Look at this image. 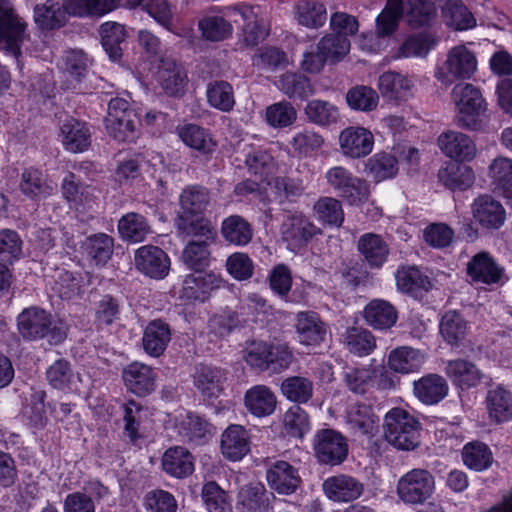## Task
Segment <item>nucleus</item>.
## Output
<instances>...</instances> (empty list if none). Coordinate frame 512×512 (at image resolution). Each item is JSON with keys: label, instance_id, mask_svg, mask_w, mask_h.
<instances>
[{"label": "nucleus", "instance_id": "obj_57", "mask_svg": "<svg viewBox=\"0 0 512 512\" xmlns=\"http://www.w3.org/2000/svg\"><path fill=\"white\" fill-rule=\"evenodd\" d=\"M295 9L296 20L302 26L318 28L326 21V8L317 0L300 1Z\"/></svg>", "mask_w": 512, "mask_h": 512}, {"label": "nucleus", "instance_id": "obj_4", "mask_svg": "<svg viewBox=\"0 0 512 512\" xmlns=\"http://www.w3.org/2000/svg\"><path fill=\"white\" fill-rule=\"evenodd\" d=\"M324 179L329 188L348 205L360 206L369 200V183L347 167L337 165L329 168Z\"/></svg>", "mask_w": 512, "mask_h": 512}, {"label": "nucleus", "instance_id": "obj_49", "mask_svg": "<svg viewBox=\"0 0 512 512\" xmlns=\"http://www.w3.org/2000/svg\"><path fill=\"white\" fill-rule=\"evenodd\" d=\"M447 26L454 30H467L475 27L476 19L468 8L459 0H449L442 10Z\"/></svg>", "mask_w": 512, "mask_h": 512}, {"label": "nucleus", "instance_id": "obj_17", "mask_svg": "<svg viewBox=\"0 0 512 512\" xmlns=\"http://www.w3.org/2000/svg\"><path fill=\"white\" fill-rule=\"evenodd\" d=\"M156 373L143 363L133 362L122 371V378L128 391L144 397L152 393L156 388Z\"/></svg>", "mask_w": 512, "mask_h": 512}, {"label": "nucleus", "instance_id": "obj_38", "mask_svg": "<svg viewBox=\"0 0 512 512\" xmlns=\"http://www.w3.org/2000/svg\"><path fill=\"white\" fill-rule=\"evenodd\" d=\"M411 87V80L396 72H386L378 80L379 91L390 101L407 100L411 96Z\"/></svg>", "mask_w": 512, "mask_h": 512}, {"label": "nucleus", "instance_id": "obj_9", "mask_svg": "<svg viewBox=\"0 0 512 512\" xmlns=\"http://www.w3.org/2000/svg\"><path fill=\"white\" fill-rule=\"evenodd\" d=\"M445 72H438L436 77L442 83H449V76L454 79H469L477 70V59L464 45L453 47L444 62Z\"/></svg>", "mask_w": 512, "mask_h": 512}, {"label": "nucleus", "instance_id": "obj_56", "mask_svg": "<svg viewBox=\"0 0 512 512\" xmlns=\"http://www.w3.org/2000/svg\"><path fill=\"white\" fill-rule=\"evenodd\" d=\"M83 249L96 264H105L113 254L114 239L106 233H96L86 238Z\"/></svg>", "mask_w": 512, "mask_h": 512}, {"label": "nucleus", "instance_id": "obj_51", "mask_svg": "<svg viewBox=\"0 0 512 512\" xmlns=\"http://www.w3.org/2000/svg\"><path fill=\"white\" fill-rule=\"evenodd\" d=\"M489 176L495 189L504 197L512 198V159L497 157L489 165Z\"/></svg>", "mask_w": 512, "mask_h": 512}, {"label": "nucleus", "instance_id": "obj_29", "mask_svg": "<svg viewBox=\"0 0 512 512\" xmlns=\"http://www.w3.org/2000/svg\"><path fill=\"white\" fill-rule=\"evenodd\" d=\"M178 137L185 145L202 155H211L216 151L217 142L205 128L196 124H185L176 128Z\"/></svg>", "mask_w": 512, "mask_h": 512}, {"label": "nucleus", "instance_id": "obj_2", "mask_svg": "<svg viewBox=\"0 0 512 512\" xmlns=\"http://www.w3.org/2000/svg\"><path fill=\"white\" fill-rule=\"evenodd\" d=\"M451 99L457 110V125L469 130L478 129L487 110L481 90L471 83L460 82L453 87Z\"/></svg>", "mask_w": 512, "mask_h": 512}, {"label": "nucleus", "instance_id": "obj_23", "mask_svg": "<svg viewBox=\"0 0 512 512\" xmlns=\"http://www.w3.org/2000/svg\"><path fill=\"white\" fill-rule=\"evenodd\" d=\"M220 448L230 461L241 460L250 451V435L241 425L228 426L221 435Z\"/></svg>", "mask_w": 512, "mask_h": 512}, {"label": "nucleus", "instance_id": "obj_36", "mask_svg": "<svg viewBox=\"0 0 512 512\" xmlns=\"http://www.w3.org/2000/svg\"><path fill=\"white\" fill-rule=\"evenodd\" d=\"M423 354L414 348L402 346L389 353L387 365L394 372L401 374L413 373L422 367Z\"/></svg>", "mask_w": 512, "mask_h": 512}, {"label": "nucleus", "instance_id": "obj_62", "mask_svg": "<svg viewBox=\"0 0 512 512\" xmlns=\"http://www.w3.org/2000/svg\"><path fill=\"white\" fill-rule=\"evenodd\" d=\"M282 394L291 402L307 403L313 396V382L302 376H291L281 384Z\"/></svg>", "mask_w": 512, "mask_h": 512}, {"label": "nucleus", "instance_id": "obj_10", "mask_svg": "<svg viewBox=\"0 0 512 512\" xmlns=\"http://www.w3.org/2000/svg\"><path fill=\"white\" fill-rule=\"evenodd\" d=\"M224 280L214 272H196L189 274L183 280L180 298L187 302H204L212 291L221 288Z\"/></svg>", "mask_w": 512, "mask_h": 512}, {"label": "nucleus", "instance_id": "obj_55", "mask_svg": "<svg viewBox=\"0 0 512 512\" xmlns=\"http://www.w3.org/2000/svg\"><path fill=\"white\" fill-rule=\"evenodd\" d=\"M206 96L209 105L222 112H230L235 106L233 87L227 81L210 82L207 85Z\"/></svg>", "mask_w": 512, "mask_h": 512}, {"label": "nucleus", "instance_id": "obj_25", "mask_svg": "<svg viewBox=\"0 0 512 512\" xmlns=\"http://www.w3.org/2000/svg\"><path fill=\"white\" fill-rule=\"evenodd\" d=\"M244 406L255 417H267L276 410L277 397L270 387L255 385L245 392Z\"/></svg>", "mask_w": 512, "mask_h": 512}, {"label": "nucleus", "instance_id": "obj_47", "mask_svg": "<svg viewBox=\"0 0 512 512\" xmlns=\"http://www.w3.org/2000/svg\"><path fill=\"white\" fill-rule=\"evenodd\" d=\"M61 191L63 197L76 207L87 205L94 199V188L81 184L72 172H67L63 178Z\"/></svg>", "mask_w": 512, "mask_h": 512}, {"label": "nucleus", "instance_id": "obj_50", "mask_svg": "<svg viewBox=\"0 0 512 512\" xmlns=\"http://www.w3.org/2000/svg\"><path fill=\"white\" fill-rule=\"evenodd\" d=\"M316 218L325 225L341 227L344 211L339 199L331 196L320 197L313 205Z\"/></svg>", "mask_w": 512, "mask_h": 512}, {"label": "nucleus", "instance_id": "obj_14", "mask_svg": "<svg viewBox=\"0 0 512 512\" xmlns=\"http://www.w3.org/2000/svg\"><path fill=\"white\" fill-rule=\"evenodd\" d=\"M135 266L146 276L153 279H163L170 270V259L161 248L145 245L135 252Z\"/></svg>", "mask_w": 512, "mask_h": 512}, {"label": "nucleus", "instance_id": "obj_7", "mask_svg": "<svg viewBox=\"0 0 512 512\" xmlns=\"http://www.w3.org/2000/svg\"><path fill=\"white\" fill-rule=\"evenodd\" d=\"M434 477L425 469H412L397 484L399 498L409 504L424 503L434 491Z\"/></svg>", "mask_w": 512, "mask_h": 512}, {"label": "nucleus", "instance_id": "obj_43", "mask_svg": "<svg viewBox=\"0 0 512 512\" xmlns=\"http://www.w3.org/2000/svg\"><path fill=\"white\" fill-rule=\"evenodd\" d=\"M67 14L76 17H102L115 10V0H66Z\"/></svg>", "mask_w": 512, "mask_h": 512}, {"label": "nucleus", "instance_id": "obj_8", "mask_svg": "<svg viewBox=\"0 0 512 512\" xmlns=\"http://www.w3.org/2000/svg\"><path fill=\"white\" fill-rule=\"evenodd\" d=\"M25 23L14 14L7 0H0V49L11 53L15 58L21 54Z\"/></svg>", "mask_w": 512, "mask_h": 512}, {"label": "nucleus", "instance_id": "obj_28", "mask_svg": "<svg viewBox=\"0 0 512 512\" xmlns=\"http://www.w3.org/2000/svg\"><path fill=\"white\" fill-rule=\"evenodd\" d=\"M347 423L354 433L373 437L379 430V417L370 405L356 403L347 412Z\"/></svg>", "mask_w": 512, "mask_h": 512}, {"label": "nucleus", "instance_id": "obj_42", "mask_svg": "<svg viewBox=\"0 0 512 512\" xmlns=\"http://www.w3.org/2000/svg\"><path fill=\"white\" fill-rule=\"evenodd\" d=\"M157 78L166 93L175 96L183 90L187 76L180 64L165 59L158 69Z\"/></svg>", "mask_w": 512, "mask_h": 512}, {"label": "nucleus", "instance_id": "obj_58", "mask_svg": "<svg viewBox=\"0 0 512 512\" xmlns=\"http://www.w3.org/2000/svg\"><path fill=\"white\" fill-rule=\"evenodd\" d=\"M214 243L215 242L188 241L182 251L183 263L195 272H202L206 267L210 265V246Z\"/></svg>", "mask_w": 512, "mask_h": 512}, {"label": "nucleus", "instance_id": "obj_45", "mask_svg": "<svg viewBox=\"0 0 512 512\" xmlns=\"http://www.w3.org/2000/svg\"><path fill=\"white\" fill-rule=\"evenodd\" d=\"M437 17V8L430 0H407L405 19L411 28L430 26Z\"/></svg>", "mask_w": 512, "mask_h": 512}, {"label": "nucleus", "instance_id": "obj_34", "mask_svg": "<svg viewBox=\"0 0 512 512\" xmlns=\"http://www.w3.org/2000/svg\"><path fill=\"white\" fill-rule=\"evenodd\" d=\"M19 187L21 192L32 200L46 198L54 191V186L48 181L47 176L41 170L32 167L23 171Z\"/></svg>", "mask_w": 512, "mask_h": 512}, {"label": "nucleus", "instance_id": "obj_59", "mask_svg": "<svg viewBox=\"0 0 512 512\" xmlns=\"http://www.w3.org/2000/svg\"><path fill=\"white\" fill-rule=\"evenodd\" d=\"M440 334L450 345H458L467 334V322L456 311L446 312L440 321Z\"/></svg>", "mask_w": 512, "mask_h": 512}, {"label": "nucleus", "instance_id": "obj_46", "mask_svg": "<svg viewBox=\"0 0 512 512\" xmlns=\"http://www.w3.org/2000/svg\"><path fill=\"white\" fill-rule=\"evenodd\" d=\"M304 113L309 122L320 126L328 127L340 120V112L336 105L325 100H311L307 103Z\"/></svg>", "mask_w": 512, "mask_h": 512}, {"label": "nucleus", "instance_id": "obj_12", "mask_svg": "<svg viewBox=\"0 0 512 512\" xmlns=\"http://www.w3.org/2000/svg\"><path fill=\"white\" fill-rule=\"evenodd\" d=\"M325 496L336 503L353 502L364 492V484L348 474L328 477L322 484Z\"/></svg>", "mask_w": 512, "mask_h": 512}, {"label": "nucleus", "instance_id": "obj_35", "mask_svg": "<svg viewBox=\"0 0 512 512\" xmlns=\"http://www.w3.org/2000/svg\"><path fill=\"white\" fill-rule=\"evenodd\" d=\"M221 235L231 245L245 246L253 237L252 225L240 215H230L221 223Z\"/></svg>", "mask_w": 512, "mask_h": 512}, {"label": "nucleus", "instance_id": "obj_48", "mask_svg": "<svg viewBox=\"0 0 512 512\" xmlns=\"http://www.w3.org/2000/svg\"><path fill=\"white\" fill-rule=\"evenodd\" d=\"M63 6L53 0H47L43 4H38L34 8V19L36 24L44 30H52L62 27L66 22Z\"/></svg>", "mask_w": 512, "mask_h": 512}, {"label": "nucleus", "instance_id": "obj_33", "mask_svg": "<svg viewBox=\"0 0 512 512\" xmlns=\"http://www.w3.org/2000/svg\"><path fill=\"white\" fill-rule=\"evenodd\" d=\"M211 201L209 190L201 185L187 186L179 196V204L182 212L178 215L198 216L202 215Z\"/></svg>", "mask_w": 512, "mask_h": 512}, {"label": "nucleus", "instance_id": "obj_13", "mask_svg": "<svg viewBox=\"0 0 512 512\" xmlns=\"http://www.w3.org/2000/svg\"><path fill=\"white\" fill-rule=\"evenodd\" d=\"M374 145L370 130L360 126H349L339 134V147L345 157L359 159L369 155Z\"/></svg>", "mask_w": 512, "mask_h": 512}, {"label": "nucleus", "instance_id": "obj_20", "mask_svg": "<svg viewBox=\"0 0 512 512\" xmlns=\"http://www.w3.org/2000/svg\"><path fill=\"white\" fill-rule=\"evenodd\" d=\"M467 274L474 282L492 285L501 282L505 270L488 252H480L469 261Z\"/></svg>", "mask_w": 512, "mask_h": 512}, {"label": "nucleus", "instance_id": "obj_54", "mask_svg": "<svg viewBox=\"0 0 512 512\" xmlns=\"http://www.w3.org/2000/svg\"><path fill=\"white\" fill-rule=\"evenodd\" d=\"M179 433L189 442L201 444L213 435L214 427L206 419L188 414L180 424Z\"/></svg>", "mask_w": 512, "mask_h": 512}, {"label": "nucleus", "instance_id": "obj_30", "mask_svg": "<svg viewBox=\"0 0 512 512\" xmlns=\"http://www.w3.org/2000/svg\"><path fill=\"white\" fill-rule=\"evenodd\" d=\"M62 144L70 152L78 153L88 149L91 132L87 124L77 119H67L60 128Z\"/></svg>", "mask_w": 512, "mask_h": 512}, {"label": "nucleus", "instance_id": "obj_64", "mask_svg": "<svg viewBox=\"0 0 512 512\" xmlns=\"http://www.w3.org/2000/svg\"><path fill=\"white\" fill-rule=\"evenodd\" d=\"M201 496L209 512H231V502L228 493L215 481H209L202 487Z\"/></svg>", "mask_w": 512, "mask_h": 512}, {"label": "nucleus", "instance_id": "obj_21", "mask_svg": "<svg viewBox=\"0 0 512 512\" xmlns=\"http://www.w3.org/2000/svg\"><path fill=\"white\" fill-rule=\"evenodd\" d=\"M472 212L475 220L485 229H499L506 219L503 205L490 195L476 198Z\"/></svg>", "mask_w": 512, "mask_h": 512}, {"label": "nucleus", "instance_id": "obj_39", "mask_svg": "<svg viewBox=\"0 0 512 512\" xmlns=\"http://www.w3.org/2000/svg\"><path fill=\"white\" fill-rule=\"evenodd\" d=\"M397 318L396 309L385 300H372L364 309L365 321L375 329H388L396 323Z\"/></svg>", "mask_w": 512, "mask_h": 512}, {"label": "nucleus", "instance_id": "obj_41", "mask_svg": "<svg viewBox=\"0 0 512 512\" xmlns=\"http://www.w3.org/2000/svg\"><path fill=\"white\" fill-rule=\"evenodd\" d=\"M438 178L443 185L451 190H465L474 181L473 170L457 162H448L438 172Z\"/></svg>", "mask_w": 512, "mask_h": 512}, {"label": "nucleus", "instance_id": "obj_53", "mask_svg": "<svg viewBox=\"0 0 512 512\" xmlns=\"http://www.w3.org/2000/svg\"><path fill=\"white\" fill-rule=\"evenodd\" d=\"M101 43L112 60L122 56L121 44L125 40L126 32L123 25L117 22H105L100 26Z\"/></svg>", "mask_w": 512, "mask_h": 512}, {"label": "nucleus", "instance_id": "obj_52", "mask_svg": "<svg viewBox=\"0 0 512 512\" xmlns=\"http://www.w3.org/2000/svg\"><path fill=\"white\" fill-rule=\"evenodd\" d=\"M365 170L376 182H380L398 173V161L391 153H376L367 160Z\"/></svg>", "mask_w": 512, "mask_h": 512}, {"label": "nucleus", "instance_id": "obj_1", "mask_svg": "<svg viewBox=\"0 0 512 512\" xmlns=\"http://www.w3.org/2000/svg\"><path fill=\"white\" fill-rule=\"evenodd\" d=\"M17 327L25 340L46 339L50 345L61 344L68 335V326L64 321L54 319L49 312L35 306L24 309L18 315Z\"/></svg>", "mask_w": 512, "mask_h": 512}, {"label": "nucleus", "instance_id": "obj_15", "mask_svg": "<svg viewBox=\"0 0 512 512\" xmlns=\"http://www.w3.org/2000/svg\"><path fill=\"white\" fill-rule=\"evenodd\" d=\"M175 227L180 237L192 242H216L217 230L210 219L202 215H177Z\"/></svg>", "mask_w": 512, "mask_h": 512}, {"label": "nucleus", "instance_id": "obj_37", "mask_svg": "<svg viewBox=\"0 0 512 512\" xmlns=\"http://www.w3.org/2000/svg\"><path fill=\"white\" fill-rule=\"evenodd\" d=\"M118 232L123 241L139 243L151 233L147 219L139 213L129 212L118 221Z\"/></svg>", "mask_w": 512, "mask_h": 512}, {"label": "nucleus", "instance_id": "obj_6", "mask_svg": "<svg viewBox=\"0 0 512 512\" xmlns=\"http://www.w3.org/2000/svg\"><path fill=\"white\" fill-rule=\"evenodd\" d=\"M314 455L319 463L336 466L348 456L347 439L333 429L319 430L313 440Z\"/></svg>", "mask_w": 512, "mask_h": 512}, {"label": "nucleus", "instance_id": "obj_61", "mask_svg": "<svg viewBox=\"0 0 512 512\" xmlns=\"http://www.w3.org/2000/svg\"><path fill=\"white\" fill-rule=\"evenodd\" d=\"M375 372V367L372 366L347 368L343 381L352 393L362 395L374 387Z\"/></svg>", "mask_w": 512, "mask_h": 512}, {"label": "nucleus", "instance_id": "obj_3", "mask_svg": "<svg viewBox=\"0 0 512 512\" xmlns=\"http://www.w3.org/2000/svg\"><path fill=\"white\" fill-rule=\"evenodd\" d=\"M421 424L408 411L395 407L384 418V437L399 450H413L419 445Z\"/></svg>", "mask_w": 512, "mask_h": 512}, {"label": "nucleus", "instance_id": "obj_26", "mask_svg": "<svg viewBox=\"0 0 512 512\" xmlns=\"http://www.w3.org/2000/svg\"><path fill=\"white\" fill-rule=\"evenodd\" d=\"M445 372L452 383L462 391L477 387L483 378L480 369L473 362L464 359L449 361Z\"/></svg>", "mask_w": 512, "mask_h": 512}, {"label": "nucleus", "instance_id": "obj_19", "mask_svg": "<svg viewBox=\"0 0 512 512\" xmlns=\"http://www.w3.org/2000/svg\"><path fill=\"white\" fill-rule=\"evenodd\" d=\"M296 334L299 343L305 346H319L327 333L321 317L313 311H303L296 315Z\"/></svg>", "mask_w": 512, "mask_h": 512}, {"label": "nucleus", "instance_id": "obj_11", "mask_svg": "<svg viewBox=\"0 0 512 512\" xmlns=\"http://www.w3.org/2000/svg\"><path fill=\"white\" fill-rule=\"evenodd\" d=\"M266 481L280 495L293 494L302 483L298 468L283 460H277L268 466Z\"/></svg>", "mask_w": 512, "mask_h": 512}, {"label": "nucleus", "instance_id": "obj_32", "mask_svg": "<svg viewBox=\"0 0 512 512\" xmlns=\"http://www.w3.org/2000/svg\"><path fill=\"white\" fill-rule=\"evenodd\" d=\"M163 470L176 478H184L194 470L193 457L184 447L175 446L167 449L162 456Z\"/></svg>", "mask_w": 512, "mask_h": 512}, {"label": "nucleus", "instance_id": "obj_16", "mask_svg": "<svg viewBox=\"0 0 512 512\" xmlns=\"http://www.w3.org/2000/svg\"><path fill=\"white\" fill-rule=\"evenodd\" d=\"M273 493L260 482L242 485L237 493L236 508L239 512H269L272 509Z\"/></svg>", "mask_w": 512, "mask_h": 512}, {"label": "nucleus", "instance_id": "obj_18", "mask_svg": "<svg viewBox=\"0 0 512 512\" xmlns=\"http://www.w3.org/2000/svg\"><path fill=\"white\" fill-rule=\"evenodd\" d=\"M440 150L449 158L457 161H471L477 152L473 140L466 134L449 130L437 140Z\"/></svg>", "mask_w": 512, "mask_h": 512}, {"label": "nucleus", "instance_id": "obj_63", "mask_svg": "<svg viewBox=\"0 0 512 512\" xmlns=\"http://www.w3.org/2000/svg\"><path fill=\"white\" fill-rule=\"evenodd\" d=\"M346 102L352 110L370 112L378 106L379 96L370 86L356 85L346 93Z\"/></svg>", "mask_w": 512, "mask_h": 512}, {"label": "nucleus", "instance_id": "obj_40", "mask_svg": "<svg viewBox=\"0 0 512 512\" xmlns=\"http://www.w3.org/2000/svg\"><path fill=\"white\" fill-rule=\"evenodd\" d=\"M325 144L324 137L310 128H303L294 133L289 145L294 155L299 158H310L320 151Z\"/></svg>", "mask_w": 512, "mask_h": 512}, {"label": "nucleus", "instance_id": "obj_22", "mask_svg": "<svg viewBox=\"0 0 512 512\" xmlns=\"http://www.w3.org/2000/svg\"><path fill=\"white\" fill-rule=\"evenodd\" d=\"M357 250L371 269H379L387 261L390 248L383 237L376 233H365L358 238Z\"/></svg>", "mask_w": 512, "mask_h": 512}, {"label": "nucleus", "instance_id": "obj_5", "mask_svg": "<svg viewBox=\"0 0 512 512\" xmlns=\"http://www.w3.org/2000/svg\"><path fill=\"white\" fill-rule=\"evenodd\" d=\"M321 232V229L302 212L288 214L280 227L282 241L290 251L295 253L304 250L308 243Z\"/></svg>", "mask_w": 512, "mask_h": 512}, {"label": "nucleus", "instance_id": "obj_60", "mask_svg": "<svg viewBox=\"0 0 512 512\" xmlns=\"http://www.w3.org/2000/svg\"><path fill=\"white\" fill-rule=\"evenodd\" d=\"M343 341L351 353L359 356L370 354L376 347L375 337L361 327L348 328L343 335Z\"/></svg>", "mask_w": 512, "mask_h": 512}, {"label": "nucleus", "instance_id": "obj_44", "mask_svg": "<svg viewBox=\"0 0 512 512\" xmlns=\"http://www.w3.org/2000/svg\"><path fill=\"white\" fill-rule=\"evenodd\" d=\"M224 380L223 370L208 365H200L194 375L195 386L208 398L218 397Z\"/></svg>", "mask_w": 512, "mask_h": 512}, {"label": "nucleus", "instance_id": "obj_31", "mask_svg": "<svg viewBox=\"0 0 512 512\" xmlns=\"http://www.w3.org/2000/svg\"><path fill=\"white\" fill-rule=\"evenodd\" d=\"M486 407L491 420L496 423L508 421L512 418V392L498 385L488 390Z\"/></svg>", "mask_w": 512, "mask_h": 512}, {"label": "nucleus", "instance_id": "obj_27", "mask_svg": "<svg viewBox=\"0 0 512 512\" xmlns=\"http://www.w3.org/2000/svg\"><path fill=\"white\" fill-rule=\"evenodd\" d=\"M170 341L171 329L169 324L163 320H152L145 327L142 337V346L148 355L152 357L161 356Z\"/></svg>", "mask_w": 512, "mask_h": 512}, {"label": "nucleus", "instance_id": "obj_24", "mask_svg": "<svg viewBox=\"0 0 512 512\" xmlns=\"http://www.w3.org/2000/svg\"><path fill=\"white\" fill-rule=\"evenodd\" d=\"M449 386L446 379L430 373L413 382L415 397L426 405H434L442 401L448 394Z\"/></svg>", "mask_w": 512, "mask_h": 512}]
</instances>
